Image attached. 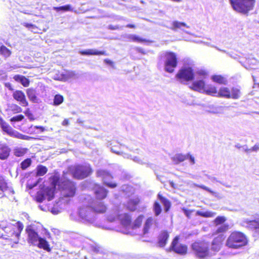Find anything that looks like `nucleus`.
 I'll use <instances>...</instances> for the list:
<instances>
[{
  "label": "nucleus",
  "mask_w": 259,
  "mask_h": 259,
  "mask_svg": "<svg viewBox=\"0 0 259 259\" xmlns=\"http://www.w3.org/2000/svg\"><path fill=\"white\" fill-rule=\"evenodd\" d=\"M109 143L108 146L110 147L112 152L118 155L124 154V152L122 150L123 146L121 144H120L118 141L115 140H112Z\"/></svg>",
  "instance_id": "obj_16"
},
{
  "label": "nucleus",
  "mask_w": 259,
  "mask_h": 259,
  "mask_svg": "<svg viewBox=\"0 0 259 259\" xmlns=\"http://www.w3.org/2000/svg\"><path fill=\"white\" fill-rule=\"evenodd\" d=\"M13 99L22 107H27L29 103L24 93L21 90H15L13 92Z\"/></svg>",
  "instance_id": "obj_13"
},
{
  "label": "nucleus",
  "mask_w": 259,
  "mask_h": 259,
  "mask_svg": "<svg viewBox=\"0 0 259 259\" xmlns=\"http://www.w3.org/2000/svg\"><path fill=\"white\" fill-rule=\"evenodd\" d=\"M247 243V238L243 233L234 232L228 238L226 245L229 248L237 249L245 246Z\"/></svg>",
  "instance_id": "obj_2"
},
{
  "label": "nucleus",
  "mask_w": 259,
  "mask_h": 259,
  "mask_svg": "<svg viewBox=\"0 0 259 259\" xmlns=\"http://www.w3.org/2000/svg\"><path fill=\"white\" fill-rule=\"evenodd\" d=\"M34 128L36 129L39 130L40 132H44L46 130V128L44 126H39V125H36L34 126Z\"/></svg>",
  "instance_id": "obj_64"
},
{
  "label": "nucleus",
  "mask_w": 259,
  "mask_h": 259,
  "mask_svg": "<svg viewBox=\"0 0 259 259\" xmlns=\"http://www.w3.org/2000/svg\"><path fill=\"white\" fill-rule=\"evenodd\" d=\"M184 27L189 28V26L184 22L176 21L172 22L171 29L175 31H177L178 29H180L187 33H189L188 32L186 31L184 29Z\"/></svg>",
  "instance_id": "obj_25"
},
{
  "label": "nucleus",
  "mask_w": 259,
  "mask_h": 259,
  "mask_svg": "<svg viewBox=\"0 0 259 259\" xmlns=\"http://www.w3.org/2000/svg\"><path fill=\"white\" fill-rule=\"evenodd\" d=\"M136 50L139 52V53H140L142 54H146V51L143 48H136Z\"/></svg>",
  "instance_id": "obj_62"
},
{
  "label": "nucleus",
  "mask_w": 259,
  "mask_h": 259,
  "mask_svg": "<svg viewBox=\"0 0 259 259\" xmlns=\"http://www.w3.org/2000/svg\"><path fill=\"white\" fill-rule=\"evenodd\" d=\"M130 41L137 42H150L149 40L146 39L141 38L136 35H130L127 36Z\"/></svg>",
  "instance_id": "obj_33"
},
{
  "label": "nucleus",
  "mask_w": 259,
  "mask_h": 259,
  "mask_svg": "<svg viewBox=\"0 0 259 259\" xmlns=\"http://www.w3.org/2000/svg\"><path fill=\"white\" fill-rule=\"evenodd\" d=\"M251 151L256 152L259 150V145L258 144H255L254 146H253L251 149Z\"/></svg>",
  "instance_id": "obj_63"
},
{
  "label": "nucleus",
  "mask_w": 259,
  "mask_h": 259,
  "mask_svg": "<svg viewBox=\"0 0 259 259\" xmlns=\"http://www.w3.org/2000/svg\"><path fill=\"white\" fill-rule=\"evenodd\" d=\"M195 186H196V187H198L199 188H200L202 189L203 190H204L207 191L210 194H211L213 196H214L215 198H216L218 199H221L223 198L218 192L212 190L211 189L209 188L208 187H207L204 185H197V184H195Z\"/></svg>",
  "instance_id": "obj_27"
},
{
  "label": "nucleus",
  "mask_w": 259,
  "mask_h": 259,
  "mask_svg": "<svg viewBox=\"0 0 259 259\" xmlns=\"http://www.w3.org/2000/svg\"><path fill=\"white\" fill-rule=\"evenodd\" d=\"M104 61L107 64H108L111 66H114V62L113 61H111L110 60H109L108 59H104Z\"/></svg>",
  "instance_id": "obj_61"
},
{
  "label": "nucleus",
  "mask_w": 259,
  "mask_h": 259,
  "mask_svg": "<svg viewBox=\"0 0 259 259\" xmlns=\"http://www.w3.org/2000/svg\"><path fill=\"white\" fill-rule=\"evenodd\" d=\"M196 215L204 218H212L216 215V213L211 211H204L202 210H197L196 211Z\"/></svg>",
  "instance_id": "obj_30"
},
{
  "label": "nucleus",
  "mask_w": 259,
  "mask_h": 259,
  "mask_svg": "<svg viewBox=\"0 0 259 259\" xmlns=\"http://www.w3.org/2000/svg\"><path fill=\"white\" fill-rule=\"evenodd\" d=\"M143 218H144V216L141 215L139 216L137 218V219L136 220L135 227H138L141 225V223L143 221Z\"/></svg>",
  "instance_id": "obj_53"
},
{
  "label": "nucleus",
  "mask_w": 259,
  "mask_h": 259,
  "mask_svg": "<svg viewBox=\"0 0 259 259\" xmlns=\"http://www.w3.org/2000/svg\"><path fill=\"white\" fill-rule=\"evenodd\" d=\"M38 183V181L35 182L33 184H30L27 183L26 187L29 189H32L33 187L36 186Z\"/></svg>",
  "instance_id": "obj_58"
},
{
  "label": "nucleus",
  "mask_w": 259,
  "mask_h": 259,
  "mask_svg": "<svg viewBox=\"0 0 259 259\" xmlns=\"http://www.w3.org/2000/svg\"><path fill=\"white\" fill-rule=\"evenodd\" d=\"M211 79L214 82L221 84H226V80L221 75H213L211 77Z\"/></svg>",
  "instance_id": "obj_43"
},
{
  "label": "nucleus",
  "mask_w": 259,
  "mask_h": 259,
  "mask_svg": "<svg viewBox=\"0 0 259 259\" xmlns=\"http://www.w3.org/2000/svg\"><path fill=\"white\" fill-rule=\"evenodd\" d=\"M26 231L28 234L27 241L29 243L35 246L39 240L40 237L31 228H27Z\"/></svg>",
  "instance_id": "obj_15"
},
{
  "label": "nucleus",
  "mask_w": 259,
  "mask_h": 259,
  "mask_svg": "<svg viewBox=\"0 0 259 259\" xmlns=\"http://www.w3.org/2000/svg\"><path fill=\"white\" fill-rule=\"evenodd\" d=\"M69 172L75 179H84L93 172V170L89 164H78L69 167Z\"/></svg>",
  "instance_id": "obj_1"
},
{
  "label": "nucleus",
  "mask_w": 259,
  "mask_h": 259,
  "mask_svg": "<svg viewBox=\"0 0 259 259\" xmlns=\"http://www.w3.org/2000/svg\"><path fill=\"white\" fill-rule=\"evenodd\" d=\"M26 93L29 100L34 103L38 102V98L37 97L36 91L33 88H28L26 90Z\"/></svg>",
  "instance_id": "obj_21"
},
{
  "label": "nucleus",
  "mask_w": 259,
  "mask_h": 259,
  "mask_svg": "<svg viewBox=\"0 0 259 259\" xmlns=\"http://www.w3.org/2000/svg\"><path fill=\"white\" fill-rule=\"evenodd\" d=\"M93 209L96 212L102 213L106 212L107 207L103 202H99L95 204Z\"/></svg>",
  "instance_id": "obj_26"
},
{
  "label": "nucleus",
  "mask_w": 259,
  "mask_h": 259,
  "mask_svg": "<svg viewBox=\"0 0 259 259\" xmlns=\"http://www.w3.org/2000/svg\"><path fill=\"white\" fill-rule=\"evenodd\" d=\"M23 26L30 30L32 32L35 33H38V31L40 30L37 26L32 24L24 23L23 24Z\"/></svg>",
  "instance_id": "obj_40"
},
{
  "label": "nucleus",
  "mask_w": 259,
  "mask_h": 259,
  "mask_svg": "<svg viewBox=\"0 0 259 259\" xmlns=\"http://www.w3.org/2000/svg\"><path fill=\"white\" fill-rule=\"evenodd\" d=\"M92 191L95 198L98 200H102L107 196L108 191L103 186L95 184L92 188Z\"/></svg>",
  "instance_id": "obj_11"
},
{
  "label": "nucleus",
  "mask_w": 259,
  "mask_h": 259,
  "mask_svg": "<svg viewBox=\"0 0 259 259\" xmlns=\"http://www.w3.org/2000/svg\"><path fill=\"white\" fill-rule=\"evenodd\" d=\"M186 155H187V159H188V158L189 159L190 164L192 165L194 164L195 163V158L193 156H192L191 154H190L189 153L186 154Z\"/></svg>",
  "instance_id": "obj_56"
},
{
  "label": "nucleus",
  "mask_w": 259,
  "mask_h": 259,
  "mask_svg": "<svg viewBox=\"0 0 259 259\" xmlns=\"http://www.w3.org/2000/svg\"><path fill=\"white\" fill-rule=\"evenodd\" d=\"M64 101V97L62 95L57 94L55 95L53 100V105L58 106L61 104Z\"/></svg>",
  "instance_id": "obj_38"
},
{
  "label": "nucleus",
  "mask_w": 259,
  "mask_h": 259,
  "mask_svg": "<svg viewBox=\"0 0 259 259\" xmlns=\"http://www.w3.org/2000/svg\"><path fill=\"white\" fill-rule=\"evenodd\" d=\"M182 211L187 218H190L191 214L194 211V210H189L185 208H183Z\"/></svg>",
  "instance_id": "obj_52"
},
{
  "label": "nucleus",
  "mask_w": 259,
  "mask_h": 259,
  "mask_svg": "<svg viewBox=\"0 0 259 259\" xmlns=\"http://www.w3.org/2000/svg\"><path fill=\"white\" fill-rule=\"evenodd\" d=\"M194 77L193 70L189 66L183 67L176 74L177 79L181 82L192 80Z\"/></svg>",
  "instance_id": "obj_9"
},
{
  "label": "nucleus",
  "mask_w": 259,
  "mask_h": 259,
  "mask_svg": "<svg viewBox=\"0 0 259 259\" xmlns=\"http://www.w3.org/2000/svg\"><path fill=\"white\" fill-rule=\"evenodd\" d=\"M121 224L124 227H128L131 225L132 218L127 213H121L118 215Z\"/></svg>",
  "instance_id": "obj_17"
},
{
  "label": "nucleus",
  "mask_w": 259,
  "mask_h": 259,
  "mask_svg": "<svg viewBox=\"0 0 259 259\" xmlns=\"http://www.w3.org/2000/svg\"><path fill=\"white\" fill-rule=\"evenodd\" d=\"M24 118V115L22 114H19L12 117L10 119L11 122H18L22 120Z\"/></svg>",
  "instance_id": "obj_48"
},
{
  "label": "nucleus",
  "mask_w": 259,
  "mask_h": 259,
  "mask_svg": "<svg viewBox=\"0 0 259 259\" xmlns=\"http://www.w3.org/2000/svg\"><path fill=\"white\" fill-rule=\"evenodd\" d=\"M13 107L12 110L14 113H18L22 111V108L18 105L15 104Z\"/></svg>",
  "instance_id": "obj_51"
},
{
  "label": "nucleus",
  "mask_w": 259,
  "mask_h": 259,
  "mask_svg": "<svg viewBox=\"0 0 259 259\" xmlns=\"http://www.w3.org/2000/svg\"><path fill=\"white\" fill-rule=\"evenodd\" d=\"M0 53L5 57H9L11 55V51L5 46L2 45L0 47Z\"/></svg>",
  "instance_id": "obj_36"
},
{
  "label": "nucleus",
  "mask_w": 259,
  "mask_h": 259,
  "mask_svg": "<svg viewBox=\"0 0 259 259\" xmlns=\"http://www.w3.org/2000/svg\"><path fill=\"white\" fill-rule=\"evenodd\" d=\"M11 151L10 148L6 144L0 143V159L5 160L8 158Z\"/></svg>",
  "instance_id": "obj_19"
},
{
  "label": "nucleus",
  "mask_w": 259,
  "mask_h": 259,
  "mask_svg": "<svg viewBox=\"0 0 259 259\" xmlns=\"http://www.w3.org/2000/svg\"><path fill=\"white\" fill-rule=\"evenodd\" d=\"M154 209L155 212V214L158 215L161 212L160 205L157 202H155L154 204Z\"/></svg>",
  "instance_id": "obj_49"
},
{
  "label": "nucleus",
  "mask_w": 259,
  "mask_h": 259,
  "mask_svg": "<svg viewBox=\"0 0 259 259\" xmlns=\"http://www.w3.org/2000/svg\"><path fill=\"white\" fill-rule=\"evenodd\" d=\"M208 178L212 182H218L221 184H222L223 186L227 187V188H230L231 186L229 185H227L226 183H224L222 182L219 181L215 177H212V176H208Z\"/></svg>",
  "instance_id": "obj_47"
},
{
  "label": "nucleus",
  "mask_w": 259,
  "mask_h": 259,
  "mask_svg": "<svg viewBox=\"0 0 259 259\" xmlns=\"http://www.w3.org/2000/svg\"><path fill=\"white\" fill-rule=\"evenodd\" d=\"M137 228H121L119 230H117V231L120 232L123 234L126 235H135L136 233L135 232V230Z\"/></svg>",
  "instance_id": "obj_34"
},
{
  "label": "nucleus",
  "mask_w": 259,
  "mask_h": 259,
  "mask_svg": "<svg viewBox=\"0 0 259 259\" xmlns=\"http://www.w3.org/2000/svg\"><path fill=\"white\" fill-rule=\"evenodd\" d=\"M97 176L102 178L104 181V184L106 186L111 188H114L117 186V184L115 183H110L106 181L108 179L112 178V176L109 172L104 169H99L97 171Z\"/></svg>",
  "instance_id": "obj_12"
},
{
  "label": "nucleus",
  "mask_w": 259,
  "mask_h": 259,
  "mask_svg": "<svg viewBox=\"0 0 259 259\" xmlns=\"http://www.w3.org/2000/svg\"><path fill=\"white\" fill-rule=\"evenodd\" d=\"M28 150V149L26 148L16 147L13 150V153L16 157H22L27 152Z\"/></svg>",
  "instance_id": "obj_28"
},
{
  "label": "nucleus",
  "mask_w": 259,
  "mask_h": 259,
  "mask_svg": "<svg viewBox=\"0 0 259 259\" xmlns=\"http://www.w3.org/2000/svg\"><path fill=\"white\" fill-rule=\"evenodd\" d=\"M51 179H52V185L54 188H55L58 183L59 182V178L57 177L53 176Z\"/></svg>",
  "instance_id": "obj_55"
},
{
  "label": "nucleus",
  "mask_w": 259,
  "mask_h": 259,
  "mask_svg": "<svg viewBox=\"0 0 259 259\" xmlns=\"http://www.w3.org/2000/svg\"><path fill=\"white\" fill-rule=\"evenodd\" d=\"M204 92L207 95H214L217 94V91L216 88L212 85L205 87Z\"/></svg>",
  "instance_id": "obj_39"
},
{
  "label": "nucleus",
  "mask_w": 259,
  "mask_h": 259,
  "mask_svg": "<svg viewBox=\"0 0 259 259\" xmlns=\"http://www.w3.org/2000/svg\"><path fill=\"white\" fill-rule=\"evenodd\" d=\"M162 202H163V206L164 207L165 211V212L168 211L171 206L170 202L167 199H165L164 197H163Z\"/></svg>",
  "instance_id": "obj_46"
},
{
  "label": "nucleus",
  "mask_w": 259,
  "mask_h": 259,
  "mask_svg": "<svg viewBox=\"0 0 259 259\" xmlns=\"http://www.w3.org/2000/svg\"><path fill=\"white\" fill-rule=\"evenodd\" d=\"M208 246V244L205 242H195L192 245L193 250L196 255L200 258H204L212 255V253H209Z\"/></svg>",
  "instance_id": "obj_7"
},
{
  "label": "nucleus",
  "mask_w": 259,
  "mask_h": 259,
  "mask_svg": "<svg viewBox=\"0 0 259 259\" xmlns=\"http://www.w3.org/2000/svg\"><path fill=\"white\" fill-rule=\"evenodd\" d=\"M231 92V98L233 99H238L240 96V92L239 90L236 88H232Z\"/></svg>",
  "instance_id": "obj_41"
},
{
  "label": "nucleus",
  "mask_w": 259,
  "mask_h": 259,
  "mask_svg": "<svg viewBox=\"0 0 259 259\" xmlns=\"http://www.w3.org/2000/svg\"><path fill=\"white\" fill-rule=\"evenodd\" d=\"M165 57L166 58L165 70L167 72H172L177 65L176 55L172 52H166Z\"/></svg>",
  "instance_id": "obj_10"
},
{
  "label": "nucleus",
  "mask_w": 259,
  "mask_h": 259,
  "mask_svg": "<svg viewBox=\"0 0 259 259\" xmlns=\"http://www.w3.org/2000/svg\"><path fill=\"white\" fill-rule=\"evenodd\" d=\"M218 95L220 97L231 98V92L228 88L222 87L220 88L218 92Z\"/></svg>",
  "instance_id": "obj_29"
},
{
  "label": "nucleus",
  "mask_w": 259,
  "mask_h": 259,
  "mask_svg": "<svg viewBox=\"0 0 259 259\" xmlns=\"http://www.w3.org/2000/svg\"><path fill=\"white\" fill-rule=\"evenodd\" d=\"M53 9L57 12H59L60 11L66 12L70 11L72 10L71 7L70 5H67L61 7H55L53 8Z\"/></svg>",
  "instance_id": "obj_42"
},
{
  "label": "nucleus",
  "mask_w": 259,
  "mask_h": 259,
  "mask_svg": "<svg viewBox=\"0 0 259 259\" xmlns=\"http://www.w3.org/2000/svg\"><path fill=\"white\" fill-rule=\"evenodd\" d=\"M5 87L7 88L10 91H14V89L12 87V85L10 83H9V82L5 83Z\"/></svg>",
  "instance_id": "obj_60"
},
{
  "label": "nucleus",
  "mask_w": 259,
  "mask_h": 259,
  "mask_svg": "<svg viewBox=\"0 0 259 259\" xmlns=\"http://www.w3.org/2000/svg\"><path fill=\"white\" fill-rule=\"evenodd\" d=\"M179 237H176L171 243L172 250L176 253L180 254H185L187 251V247L185 245L179 244L178 242Z\"/></svg>",
  "instance_id": "obj_14"
},
{
  "label": "nucleus",
  "mask_w": 259,
  "mask_h": 259,
  "mask_svg": "<svg viewBox=\"0 0 259 259\" xmlns=\"http://www.w3.org/2000/svg\"><path fill=\"white\" fill-rule=\"evenodd\" d=\"M23 75H21L19 74L15 75L13 76L14 79L17 82H20L22 80V78L23 77Z\"/></svg>",
  "instance_id": "obj_57"
},
{
  "label": "nucleus",
  "mask_w": 259,
  "mask_h": 259,
  "mask_svg": "<svg viewBox=\"0 0 259 259\" xmlns=\"http://www.w3.org/2000/svg\"><path fill=\"white\" fill-rule=\"evenodd\" d=\"M187 159V155L182 154H177L172 157V160L175 164H178Z\"/></svg>",
  "instance_id": "obj_31"
},
{
  "label": "nucleus",
  "mask_w": 259,
  "mask_h": 259,
  "mask_svg": "<svg viewBox=\"0 0 259 259\" xmlns=\"http://www.w3.org/2000/svg\"><path fill=\"white\" fill-rule=\"evenodd\" d=\"M35 246H37L39 248L43 249L48 252L51 251V248L50 247L48 242L45 239L41 237L39 238Z\"/></svg>",
  "instance_id": "obj_22"
},
{
  "label": "nucleus",
  "mask_w": 259,
  "mask_h": 259,
  "mask_svg": "<svg viewBox=\"0 0 259 259\" xmlns=\"http://www.w3.org/2000/svg\"><path fill=\"white\" fill-rule=\"evenodd\" d=\"M62 194L64 197L70 198L75 196L77 187L76 184L70 180H65L62 183Z\"/></svg>",
  "instance_id": "obj_8"
},
{
  "label": "nucleus",
  "mask_w": 259,
  "mask_h": 259,
  "mask_svg": "<svg viewBox=\"0 0 259 259\" xmlns=\"http://www.w3.org/2000/svg\"><path fill=\"white\" fill-rule=\"evenodd\" d=\"M20 83L23 87H27L29 85L30 81L28 78L24 76Z\"/></svg>",
  "instance_id": "obj_50"
},
{
  "label": "nucleus",
  "mask_w": 259,
  "mask_h": 259,
  "mask_svg": "<svg viewBox=\"0 0 259 259\" xmlns=\"http://www.w3.org/2000/svg\"><path fill=\"white\" fill-rule=\"evenodd\" d=\"M226 228H219L218 229L217 232L219 234L213 239L211 244L210 248L209 249V253H211L212 255L218 252L222 247V242L225 237L223 233L226 231Z\"/></svg>",
  "instance_id": "obj_6"
},
{
  "label": "nucleus",
  "mask_w": 259,
  "mask_h": 259,
  "mask_svg": "<svg viewBox=\"0 0 259 259\" xmlns=\"http://www.w3.org/2000/svg\"><path fill=\"white\" fill-rule=\"evenodd\" d=\"M54 197V189L43 186L37 192L33 199L36 202L41 203L47 199L51 201Z\"/></svg>",
  "instance_id": "obj_5"
},
{
  "label": "nucleus",
  "mask_w": 259,
  "mask_h": 259,
  "mask_svg": "<svg viewBox=\"0 0 259 259\" xmlns=\"http://www.w3.org/2000/svg\"><path fill=\"white\" fill-rule=\"evenodd\" d=\"M140 200L139 198L130 199L126 204L127 208L132 211H134L137 209L138 205L139 204Z\"/></svg>",
  "instance_id": "obj_23"
},
{
  "label": "nucleus",
  "mask_w": 259,
  "mask_h": 259,
  "mask_svg": "<svg viewBox=\"0 0 259 259\" xmlns=\"http://www.w3.org/2000/svg\"><path fill=\"white\" fill-rule=\"evenodd\" d=\"M245 224L252 227H259V215H254L251 219H243L240 225L243 226Z\"/></svg>",
  "instance_id": "obj_18"
},
{
  "label": "nucleus",
  "mask_w": 259,
  "mask_h": 259,
  "mask_svg": "<svg viewBox=\"0 0 259 259\" xmlns=\"http://www.w3.org/2000/svg\"><path fill=\"white\" fill-rule=\"evenodd\" d=\"M22 229L23 228H18V230L17 232H16L14 229H11V230H10V235H8V237L14 238V239H15L14 242L16 243H18L20 232Z\"/></svg>",
  "instance_id": "obj_32"
},
{
  "label": "nucleus",
  "mask_w": 259,
  "mask_h": 259,
  "mask_svg": "<svg viewBox=\"0 0 259 259\" xmlns=\"http://www.w3.org/2000/svg\"><path fill=\"white\" fill-rule=\"evenodd\" d=\"M0 126L3 131L11 137L24 140H30L33 138L14 130L1 117H0Z\"/></svg>",
  "instance_id": "obj_4"
},
{
  "label": "nucleus",
  "mask_w": 259,
  "mask_h": 259,
  "mask_svg": "<svg viewBox=\"0 0 259 259\" xmlns=\"http://www.w3.org/2000/svg\"><path fill=\"white\" fill-rule=\"evenodd\" d=\"M8 188L7 183L5 180L2 178H0V190L5 191L7 190Z\"/></svg>",
  "instance_id": "obj_45"
},
{
  "label": "nucleus",
  "mask_w": 259,
  "mask_h": 259,
  "mask_svg": "<svg viewBox=\"0 0 259 259\" xmlns=\"http://www.w3.org/2000/svg\"><path fill=\"white\" fill-rule=\"evenodd\" d=\"M32 163L30 158H27L23 160L20 163V167L22 170H25L29 167Z\"/></svg>",
  "instance_id": "obj_37"
},
{
  "label": "nucleus",
  "mask_w": 259,
  "mask_h": 259,
  "mask_svg": "<svg viewBox=\"0 0 259 259\" xmlns=\"http://www.w3.org/2000/svg\"><path fill=\"white\" fill-rule=\"evenodd\" d=\"M233 9L239 13L246 14L252 10L255 0H229Z\"/></svg>",
  "instance_id": "obj_3"
},
{
  "label": "nucleus",
  "mask_w": 259,
  "mask_h": 259,
  "mask_svg": "<svg viewBox=\"0 0 259 259\" xmlns=\"http://www.w3.org/2000/svg\"><path fill=\"white\" fill-rule=\"evenodd\" d=\"M226 221V218L224 216H218L214 220V224L215 226H219L223 224Z\"/></svg>",
  "instance_id": "obj_44"
},
{
  "label": "nucleus",
  "mask_w": 259,
  "mask_h": 259,
  "mask_svg": "<svg viewBox=\"0 0 259 259\" xmlns=\"http://www.w3.org/2000/svg\"><path fill=\"white\" fill-rule=\"evenodd\" d=\"M81 55H108V54L104 51H97L93 49H88L79 51Z\"/></svg>",
  "instance_id": "obj_20"
},
{
  "label": "nucleus",
  "mask_w": 259,
  "mask_h": 259,
  "mask_svg": "<svg viewBox=\"0 0 259 259\" xmlns=\"http://www.w3.org/2000/svg\"><path fill=\"white\" fill-rule=\"evenodd\" d=\"M205 88V83L202 80L195 81L193 82L191 89L194 91L201 92L204 91Z\"/></svg>",
  "instance_id": "obj_24"
},
{
  "label": "nucleus",
  "mask_w": 259,
  "mask_h": 259,
  "mask_svg": "<svg viewBox=\"0 0 259 259\" xmlns=\"http://www.w3.org/2000/svg\"><path fill=\"white\" fill-rule=\"evenodd\" d=\"M48 171V168L46 166L39 165L36 168V175L38 176H43Z\"/></svg>",
  "instance_id": "obj_35"
},
{
  "label": "nucleus",
  "mask_w": 259,
  "mask_h": 259,
  "mask_svg": "<svg viewBox=\"0 0 259 259\" xmlns=\"http://www.w3.org/2000/svg\"><path fill=\"white\" fill-rule=\"evenodd\" d=\"M153 219L151 218H149L147 219L145 223V227H150L153 224Z\"/></svg>",
  "instance_id": "obj_54"
},
{
  "label": "nucleus",
  "mask_w": 259,
  "mask_h": 259,
  "mask_svg": "<svg viewBox=\"0 0 259 259\" xmlns=\"http://www.w3.org/2000/svg\"><path fill=\"white\" fill-rule=\"evenodd\" d=\"M70 123V121H69V119H68V118H65L63 121L62 122V125L63 126H67Z\"/></svg>",
  "instance_id": "obj_59"
}]
</instances>
